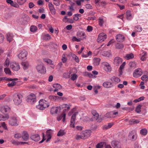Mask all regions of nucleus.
<instances>
[{
	"label": "nucleus",
	"instance_id": "nucleus-1",
	"mask_svg": "<svg viewBox=\"0 0 148 148\" xmlns=\"http://www.w3.org/2000/svg\"><path fill=\"white\" fill-rule=\"evenodd\" d=\"M49 105L47 101L44 99H42L39 101V104L36 106V108L40 110H43L45 108L48 107Z\"/></svg>",
	"mask_w": 148,
	"mask_h": 148
},
{
	"label": "nucleus",
	"instance_id": "nucleus-2",
	"mask_svg": "<svg viewBox=\"0 0 148 148\" xmlns=\"http://www.w3.org/2000/svg\"><path fill=\"white\" fill-rule=\"evenodd\" d=\"M37 62L38 64L36 66V69L38 72L41 74H45L46 73V69L40 60H38Z\"/></svg>",
	"mask_w": 148,
	"mask_h": 148
},
{
	"label": "nucleus",
	"instance_id": "nucleus-3",
	"mask_svg": "<svg viewBox=\"0 0 148 148\" xmlns=\"http://www.w3.org/2000/svg\"><path fill=\"white\" fill-rule=\"evenodd\" d=\"M22 95L21 94H15L13 98V100L14 104L16 105H18L22 102Z\"/></svg>",
	"mask_w": 148,
	"mask_h": 148
},
{
	"label": "nucleus",
	"instance_id": "nucleus-4",
	"mask_svg": "<svg viewBox=\"0 0 148 148\" xmlns=\"http://www.w3.org/2000/svg\"><path fill=\"white\" fill-rule=\"evenodd\" d=\"M9 124L12 126H18V122L17 117L15 116L11 117L9 121Z\"/></svg>",
	"mask_w": 148,
	"mask_h": 148
},
{
	"label": "nucleus",
	"instance_id": "nucleus-5",
	"mask_svg": "<svg viewBox=\"0 0 148 148\" xmlns=\"http://www.w3.org/2000/svg\"><path fill=\"white\" fill-rule=\"evenodd\" d=\"M27 101L31 104H34L36 102L35 95L33 93L31 94L27 97Z\"/></svg>",
	"mask_w": 148,
	"mask_h": 148
},
{
	"label": "nucleus",
	"instance_id": "nucleus-6",
	"mask_svg": "<svg viewBox=\"0 0 148 148\" xmlns=\"http://www.w3.org/2000/svg\"><path fill=\"white\" fill-rule=\"evenodd\" d=\"M103 69L106 71L110 72L112 70V68L110 65L106 62H104L102 63Z\"/></svg>",
	"mask_w": 148,
	"mask_h": 148
},
{
	"label": "nucleus",
	"instance_id": "nucleus-7",
	"mask_svg": "<svg viewBox=\"0 0 148 148\" xmlns=\"http://www.w3.org/2000/svg\"><path fill=\"white\" fill-rule=\"evenodd\" d=\"M106 35L104 33H101L99 34L97 41L98 42H102L107 38Z\"/></svg>",
	"mask_w": 148,
	"mask_h": 148
},
{
	"label": "nucleus",
	"instance_id": "nucleus-8",
	"mask_svg": "<svg viewBox=\"0 0 148 148\" xmlns=\"http://www.w3.org/2000/svg\"><path fill=\"white\" fill-rule=\"evenodd\" d=\"M10 66L14 71H17L20 68L19 65L18 63L16 62H12L10 63Z\"/></svg>",
	"mask_w": 148,
	"mask_h": 148
},
{
	"label": "nucleus",
	"instance_id": "nucleus-9",
	"mask_svg": "<svg viewBox=\"0 0 148 148\" xmlns=\"http://www.w3.org/2000/svg\"><path fill=\"white\" fill-rule=\"evenodd\" d=\"M27 52L25 50H23L21 51L18 55V58L20 59L25 60L27 58Z\"/></svg>",
	"mask_w": 148,
	"mask_h": 148
},
{
	"label": "nucleus",
	"instance_id": "nucleus-10",
	"mask_svg": "<svg viewBox=\"0 0 148 148\" xmlns=\"http://www.w3.org/2000/svg\"><path fill=\"white\" fill-rule=\"evenodd\" d=\"M143 73L142 70L140 68H138L135 70L133 73V76L137 78L141 76Z\"/></svg>",
	"mask_w": 148,
	"mask_h": 148
},
{
	"label": "nucleus",
	"instance_id": "nucleus-11",
	"mask_svg": "<svg viewBox=\"0 0 148 148\" xmlns=\"http://www.w3.org/2000/svg\"><path fill=\"white\" fill-rule=\"evenodd\" d=\"M92 73L93 74V75L91 73L86 72L85 73V75L89 77L90 78H95L96 77V75L98 74V72L96 71H92Z\"/></svg>",
	"mask_w": 148,
	"mask_h": 148
},
{
	"label": "nucleus",
	"instance_id": "nucleus-12",
	"mask_svg": "<svg viewBox=\"0 0 148 148\" xmlns=\"http://www.w3.org/2000/svg\"><path fill=\"white\" fill-rule=\"evenodd\" d=\"M78 112H75L73 114L71 121V124H70V126L71 127L73 128L75 127V119L76 115L77 114Z\"/></svg>",
	"mask_w": 148,
	"mask_h": 148
},
{
	"label": "nucleus",
	"instance_id": "nucleus-13",
	"mask_svg": "<svg viewBox=\"0 0 148 148\" xmlns=\"http://www.w3.org/2000/svg\"><path fill=\"white\" fill-rule=\"evenodd\" d=\"M10 110V108L7 106L0 107V111L3 113L9 112Z\"/></svg>",
	"mask_w": 148,
	"mask_h": 148
},
{
	"label": "nucleus",
	"instance_id": "nucleus-14",
	"mask_svg": "<svg viewBox=\"0 0 148 148\" xmlns=\"http://www.w3.org/2000/svg\"><path fill=\"white\" fill-rule=\"evenodd\" d=\"M122 62V59L119 57H116L114 60V64L116 66L119 65Z\"/></svg>",
	"mask_w": 148,
	"mask_h": 148
},
{
	"label": "nucleus",
	"instance_id": "nucleus-15",
	"mask_svg": "<svg viewBox=\"0 0 148 148\" xmlns=\"http://www.w3.org/2000/svg\"><path fill=\"white\" fill-rule=\"evenodd\" d=\"M60 107H54L51 108L50 111V113L52 114L58 113L60 112Z\"/></svg>",
	"mask_w": 148,
	"mask_h": 148
},
{
	"label": "nucleus",
	"instance_id": "nucleus-16",
	"mask_svg": "<svg viewBox=\"0 0 148 148\" xmlns=\"http://www.w3.org/2000/svg\"><path fill=\"white\" fill-rule=\"evenodd\" d=\"M103 86L106 88H110L113 86L112 82L108 81H106L103 83Z\"/></svg>",
	"mask_w": 148,
	"mask_h": 148
},
{
	"label": "nucleus",
	"instance_id": "nucleus-17",
	"mask_svg": "<svg viewBox=\"0 0 148 148\" xmlns=\"http://www.w3.org/2000/svg\"><path fill=\"white\" fill-rule=\"evenodd\" d=\"M116 38L118 42H121L124 41L125 37L123 35L119 34L116 36Z\"/></svg>",
	"mask_w": 148,
	"mask_h": 148
},
{
	"label": "nucleus",
	"instance_id": "nucleus-18",
	"mask_svg": "<svg viewBox=\"0 0 148 148\" xmlns=\"http://www.w3.org/2000/svg\"><path fill=\"white\" fill-rule=\"evenodd\" d=\"M111 144L112 146L114 148H120L121 147L118 141H112Z\"/></svg>",
	"mask_w": 148,
	"mask_h": 148
},
{
	"label": "nucleus",
	"instance_id": "nucleus-19",
	"mask_svg": "<svg viewBox=\"0 0 148 148\" xmlns=\"http://www.w3.org/2000/svg\"><path fill=\"white\" fill-rule=\"evenodd\" d=\"M126 18L127 19L129 20H131L133 17V15L131 13L130 11L128 10L126 12Z\"/></svg>",
	"mask_w": 148,
	"mask_h": 148
},
{
	"label": "nucleus",
	"instance_id": "nucleus-20",
	"mask_svg": "<svg viewBox=\"0 0 148 148\" xmlns=\"http://www.w3.org/2000/svg\"><path fill=\"white\" fill-rule=\"evenodd\" d=\"M48 6L51 14L53 15L55 14L56 13V10L52 4L51 3H49Z\"/></svg>",
	"mask_w": 148,
	"mask_h": 148
},
{
	"label": "nucleus",
	"instance_id": "nucleus-21",
	"mask_svg": "<svg viewBox=\"0 0 148 148\" xmlns=\"http://www.w3.org/2000/svg\"><path fill=\"white\" fill-rule=\"evenodd\" d=\"M14 36V34L12 33H8L6 34V37L7 40L9 42L12 41Z\"/></svg>",
	"mask_w": 148,
	"mask_h": 148
},
{
	"label": "nucleus",
	"instance_id": "nucleus-22",
	"mask_svg": "<svg viewBox=\"0 0 148 148\" xmlns=\"http://www.w3.org/2000/svg\"><path fill=\"white\" fill-rule=\"evenodd\" d=\"M21 136L23 140L25 141H27L29 139V135L27 132L25 131L23 132Z\"/></svg>",
	"mask_w": 148,
	"mask_h": 148
},
{
	"label": "nucleus",
	"instance_id": "nucleus-23",
	"mask_svg": "<svg viewBox=\"0 0 148 148\" xmlns=\"http://www.w3.org/2000/svg\"><path fill=\"white\" fill-rule=\"evenodd\" d=\"M30 138L36 142L38 141L40 138V136L37 134L32 135L30 137Z\"/></svg>",
	"mask_w": 148,
	"mask_h": 148
},
{
	"label": "nucleus",
	"instance_id": "nucleus-24",
	"mask_svg": "<svg viewBox=\"0 0 148 148\" xmlns=\"http://www.w3.org/2000/svg\"><path fill=\"white\" fill-rule=\"evenodd\" d=\"M9 118V115L8 114L0 115V121H5L7 120Z\"/></svg>",
	"mask_w": 148,
	"mask_h": 148
},
{
	"label": "nucleus",
	"instance_id": "nucleus-25",
	"mask_svg": "<svg viewBox=\"0 0 148 148\" xmlns=\"http://www.w3.org/2000/svg\"><path fill=\"white\" fill-rule=\"evenodd\" d=\"M91 131L90 130H86L84 132V138H87L89 137L91 134Z\"/></svg>",
	"mask_w": 148,
	"mask_h": 148
},
{
	"label": "nucleus",
	"instance_id": "nucleus-26",
	"mask_svg": "<svg viewBox=\"0 0 148 148\" xmlns=\"http://www.w3.org/2000/svg\"><path fill=\"white\" fill-rule=\"evenodd\" d=\"M66 114L65 113L62 114H61L60 115L58 116L57 118V120L59 121L61 120V119L62 118V121L64 122L65 121L66 118Z\"/></svg>",
	"mask_w": 148,
	"mask_h": 148
},
{
	"label": "nucleus",
	"instance_id": "nucleus-27",
	"mask_svg": "<svg viewBox=\"0 0 148 148\" xmlns=\"http://www.w3.org/2000/svg\"><path fill=\"white\" fill-rule=\"evenodd\" d=\"M53 87L55 88L54 90V92H56L58 91V89L62 88L61 86L58 84H55L53 85Z\"/></svg>",
	"mask_w": 148,
	"mask_h": 148
},
{
	"label": "nucleus",
	"instance_id": "nucleus-28",
	"mask_svg": "<svg viewBox=\"0 0 148 148\" xmlns=\"http://www.w3.org/2000/svg\"><path fill=\"white\" fill-rule=\"evenodd\" d=\"M118 112H110L109 113H108L106 114V116L108 118H112L114 117L113 115H116L118 114Z\"/></svg>",
	"mask_w": 148,
	"mask_h": 148
},
{
	"label": "nucleus",
	"instance_id": "nucleus-29",
	"mask_svg": "<svg viewBox=\"0 0 148 148\" xmlns=\"http://www.w3.org/2000/svg\"><path fill=\"white\" fill-rule=\"evenodd\" d=\"M42 38L43 40H47L51 39V37L48 34H44L42 35Z\"/></svg>",
	"mask_w": 148,
	"mask_h": 148
},
{
	"label": "nucleus",
	"instance_id": "nucleus-30",
	"mask_svg": "<svg viewBox=\"0 0 148 148\" xmlns=\"http://www.w3.org/2000/svg\"><path fill=\"white\" fill-rule=\"evenodd\" d=\"M100 59L99 58H95L93 60V63L95 65L97 66L99 65Z\"/></svg>",
	"mask_w": 148,
	"mask_h": 148
},
{
	"label": "nucleus",
	"instance_id": "nucleus-31",
	"mask_svg": "<svg viewBox=\"0 0 148 148\" xmlns=\"http://www.w3.org/2000/svg\"><path fill=\"white\" fill-rule=\"evenodd\" d=\"M102 55L107 57H109L111 56V53L110 51H104L102 54Z\"/></svg>",
	"mask_w": 148,
	"mask_h": 148
},
{
	"label": "nucleus",
	"instance_id": "nucleus-32",
	"mask_svg": "<svg viewBox=\"0 0 148 148\" xmlns=\"http://www.w3.org/2000/svg\"><path fill=\"white\" fill-rule=\"evenodd\" d=\"M52 132V130H48L47 131V133L48 135V138L46 140V142H48L49 140L51 139V134Z\"/></svg>",
	"mask_w": 148,
	"mask_h": 148
},
{
	"label": "nucleus",
	"instance_id": "nucleus-33",
	"mask_svg": "<svg viewBox=\"0 0 148 148\" xmlns=\"http://www.w3.org/2000/svg\"><path fill=\"white\" fill-rule=\"evenodd\" d=\"M134 58V55L132 53L127 54L125 56V58L127 60L132 59Z\"/></svg>",
	"mask_w": 148,
	"mask_h": 148
},
{
	"label": "nucleus",
	"instance_id": "nucleus-34",
	"mask_svg": "<svg viewBox=\"0 0 148 148\" xmlns=\"http://www.w3.org/2000/svg\"><path fill=\"white\" fill-rule=\"evenodd\" d=\"M92 114L94 116V118L97 120L99 116V114L95 110H93L92 111Z\"/></svg>",
	"mask_w": 148,
	"mask_h": 148
},
{
	"label": "nucleus",
	"instance_id": "nucleus-35",
	"mask_svg": "<svg viewBox=\"0 0 148 148\" xmlns=\"http://www.w3.org/2000/svg\"><path fill=\"white\" fill-rule=\"evenodd\" d=\"M22 65L23 66V69L26 70L28 67L29 64L27 62H23L22 63Z\"/></svg>",
	"mask_w": 148,
	"mask_h": 148
},
{
	"label": "nucleus",
	"instance_id": "nucleus-36",
	"mask_svg": "<svg viewBox=\"0 0 148 148\" xmlns=\"http://www.w3.org/2000/svg\"><path fill=\"white\" fill-rule=\"evenodd\" d=\"M111 80L117 83L119 82L120 81V79L118 77H112L111 78Z\"/></svg>",
	"mask_w": 148,
	"mask_h": 148
},
{
	"label": "nucleus",
	"instance_id": "nucleus-37",
	"mask_svg": "<svg viewBox=\"0 0 148 148\" xmlns=\"http://www.w3.org/2000/svg\"><path fill=\"white\" fill-rule=\"evenodd\" d=\"M113 124L112 123H109L107 125H104L103 127L104 129H107L111 128L113 125Z\"/></svg>",
	"mask_w": 148,
	"mask_h": 148
},
{
	"label": "nucleus",
	"instance_id": "nucleus-38",
	"mask_svg": "<svg viewBox=\"0 0 148 148\" xmlns=\"http://www.w3.org/2000/svg\"><path fill=\"white\" fill-rule=\"evenodd\" d=\"M70 5L69 6V9L71 11H74V7L75 5V3L71 2L70 3Z\"/></svg>",
	"mask_w": 148,
	"mask_h": 148
},
{
	"label": "nucleus",
	"instance_id": "nucleus-39",
	"mask_svg": "<svg viewBox=\"0 0 148 148\" xmlns=\"http://www.w3.org/2000/svg\"><path fill=\"white\" fill-rule=\"evenodd\" d=\"M37 29V27L34 25L31 26L30 28V30L31 32H35Z\"/></svg>",
	"mask_w": 148,
	"mask_h": 148
},
{
	"label": "nucleus",
	"instance_id": "nucleus-40",
	"mask_svg": "<svg viewBox=\"0 0 148 148\" xmlns=\"http://www.w3.org/2000/svg\"><path fill=\"white\" fill-rule=\"evenodd\" d=\"M147 53L144 52L142 53V55L140 58V59L143 61L145 60L146 59Z\"/></svg>",
	"mask_w": 148,
	"mask_h": 148
},
{
	"label": "nucleus",
	"instance_id": "nucleus-41",
	"mask_svg": "<svg viewBox=\"0 0 148 148\" xmlns=\"http://www.w3.org/2000/svg\"><path fill=\"white\" fill-rule=\"evenodd\" d=\"M99 22L100 26H102L103 24L105 23V21L102 18L99 17Z\"/></svg>",
	"mask_w": 148,
	"mask_h": 148
},
{
	"label": "nucleus",
	"instance_id": "nucleus-42",
	"mask_svg": "<svg viewBox=\"0 0 148 148\" xmlns=\"http://www.w3.org/2000/svg\"><path fill=\"white\" fill-rule=\"evenodd\" d=\"M105 143H98L96 146V148H103V147L105 146Z\"/></svg>",
	"mask_w": 148,
	"mask_h": 148
},
{
	"label": "nucleus",
	"instance_id": "nucleus-43",
	"mask_svg": "<svg viewBox=\"0 0 148 148\" xmlns=\"http://www.w3.org/2000/svg\"><path fill=\"white\" fill-rule=\"evenodd\" d=\"M65 134L64 130H60L57 134V136H62Z\"/></svg>",
	"mask_w": 148,
	"mask_h": 148
},
{
	"label": "nucleus",
	"instance_id": "nucleus-44",
	"mask_svg": "<svg viewBox=\"0 0 148 148\" xmlns=\"http://www.w3.org/2000/svg\"><path fill=\"white\" fill-rule=\"evenodd\" d=\"M139 122V121L138 120H135L134 119H132L129 121V123L130 124L132 125L135 123H138Z\"/></svg>",
	"mask_w": 148,
	"mask_h": 148
},
{
	"label": "nucleus",
	"instance_id": "nucleus-45",
	"mask_svg": "<svg viewBox=\"0 0 148 148\" xmlns=\"http://www.w3.org/2000/svg\"><path fill=\"white\" fill-rule=\"evenodd\" d=\"M71 73V72L70 71L65 73L63 74V77L65 78H69L70 77Z\"/></svg>",
	"mask_w": 148,
	"mask_h": 148
},
{
	"label": "nucleus",
	"instance_id": "nucleus-46",
	"mask_svg": "<svg viewBox=\"0 0 148 148\" xmlns=\"http://www.w3.org/2000/svg\"><path fill=\"white\" fill-rule=\"evenodd\" d=\"M135 30L137 32H140L142 31V28L140 25H138L135 27Z\"/></svg>",
	"mask_w": 148,
	"mask_h": 148
},
{
	"label": "nucleus",
	"instance_id": "nucleus-47",
	"mask_svg": "<svg viewBox=\"0 0 148 148\" xmlns=\"http://www.w3.org/2000/svg\"><path fill=\"white\" fill-rule=\"evenodd\" d=\"M49 98L51 100L56 101L59 99V97L57 96H50L49 97Z\"/></svg>",
	"mask_w": 148,
	"mask_h": 148
},
{
	"label": "nucleus",
	"instance_id": "nucleus-48",
	"mask_svg": "<svg viewBox=\"0 0 148 148\" xmlns=\"http://www.w3.org/2000/svg\"><path fill=\"white\" fill-rule=\"evenodd\" d=\"M82 39V38H77L76 37L73 36L72 39V40L73 41L79 42H80Z\"/></svg>",
	"mask_w": 148,
	"mask_h": 148
},
{
	"label": "nucleus",
	"instance_id": "nucleus-49",
	"mask_svg": "<svg viewBox=\"0 0 148 148\" xmlns=\"http://www.w3.org/2000/svg\"><path fill=\"white\" fill-rule=\"evenodd\" d=\"M115 46L116 48L120 49L123 47L124 45L122 44L117 43L116 45Z\"/></svg>",
	"mask_w": 148,
	"mask_h": 148
},
{
	"label": "nucleus",
	"instance_id": "nucleus-50",
	"mask_svg": "<svg viewBox=\"0 0 148 148\" xmlns=\"http://www.w3.org/2000/svg\"><path fill=\"white\" fill-rule=\"evenodd\" d=\"M140 134L143 135H145L147 134V130L146 129H143L140 131Z\"/></svg>",
	"mask_w": 148,
	"mask_h": 148
},
{
	"label": "nucleus",
	"instance_id": "nucleus-51",
	"mask_svg": "<svg viewBox=\"0 0 148 148\" xmlns=\"http://www.w3.org/2000/svg\"><path fill=\"white\" fill-rule=\"evenodd\" d=\"M5 72L6 74L11 75V72L10 70L8 68H5L4 69Z\"/></svg>",
	"mask_w": 148,
	"mask_h": 148
},
{
	"label": "nucleus",
	"instance_id": "nucleus-52",
	"mask_svg": "<svg viewBox=\"0 0 148 148\" xmlns=\"http://www.w3.org/2000/svg\"><path fill=\"white\" fill-rule=\"evenodd\" d=\"M10 63V60L9 59L7 58L5 61L4 63V66L5 67H8L9 66Z\"/></svg>",
	"mask_w": 148,
	"mask_h": 148
},
{
	"label": "nucleus",
	"instance_id": "nucleus-53",
	"mask_svg": "<svg viewBox=\"0 0 148 148\" xmlns=\"http://www.w3.org/2000/svg\"><path fill=\"white\" fill-rule=\"evenodd\" d=\"M129 65L130 66L132 67L135 68L136 65V63L134 62H130Z\"/></svg>",
	"mask_w": 148,
	"mask_h": 148
},
{
	"label": "nucleus",
	"instance_id": "nucleus-54",
	"mask_svg": "<svg viewBox=\"0 0 148 148\" xmlns=\"http://www.w3.org/2000/svg\"><path fill=\"white\" fill-rule=\"evenodd\" d=\"M72 58L74 59L75 61L77 62L79 61V58L77 56L74 54H72Z\"/></svg>",
	"mask_w": 148,
	"mask_h": 148
},
{
	"label": "nucleus",
	"instance_id": "nucleus-55",
	"mask_svg": "<svg viewBox=\"0 0 148 148\" xmlns=\"http://www.w3.org/2000/svg\"><path fill=\"white\" fill-rule=\"evenodd\" d=\"M85 54H84V58H87L89 56H91L92 54V52L91 51H89L88 53H86V52H85Z\"/></svg>",
	"mask_w": 148,
	"mask_h": 148
},
{
	"label": "nucleus",
	"instance_id": "nucleus-56",
	"mask_svg": "<svg viewBox=\"0 0 148 148\" xmlns=\"http://www.w3.org/2000/svg\"><path fill=\"white\" fill-rule=\"evenodd\" d=\"M141 79L143 81H147L148 80V77L147 75H144L141 77Z\"/></svg>",
	"mask_w": 148,
	"mask_h": 148
},
{
	"label": "nucleus",
	"instance_id": "nucleus-57",
	"mask_svg": "<svg viewBox=\"0 0 148 148\" xmlns=\"http://www.w3.org/2000/svg\"><path fill=\"white\" fill-rule=\"evenodd\" d=\"M16 84V82L14 81H12L11 82L8 83L7 85L9 87H12L14 86Z\"/></svg>",
	"mask_w": 148,
	"mask_h": 148
},
{
	"label": "nucleus",
	"instance_id": "nucleus-58",
	"mask_svg": "<svg viewBox=\"0 0 148 148\" xmlns=\"http://www.w3.org/2000/svg\"><path fill=\"white\" fill-rule=\"evenodd\" d=\"M61 60L63 63H65L66 62L67 59L66 58L64 54H62Z\"/></svg>",
	"mask_w": 148,
	"mask_h": 148
},
{
	"label": "nucleus",
	"instance_id": "nucleus-59",
	"mask_svg": "<svg viewBox=\"0 0 148 148\" xmlns=\"http://www.w3.org/2000/svg\"><path fill=\"white\" fill-rule=\"evenodd\" d=\"M141 106L139 105L137 106L136 108V111L137 113H139L141 111Z\"/></svg>",
	"mask_w": 148,
	"mask_h": 148
},
{
	"label": "nucleus",
	"instance_id": "nucleus-60",
	"mask_svg": "<svg viewBox=\"0 0 148 148\" xmlns=\"http://www.w3.org/2000/svg\"><path fill=\"white\" fill-rule=\"evenodd\" d=\"M1 126L5 130H8V127L4 122H2L1 123Z\"/></svg>",
	"mask_w": 148,
	"mask_h": 148
},
{
	"label": "nucleus",
	"instance_id": "nucleus-61",
	"mask_svg": "<svg viewBox=\"0 0 148 148\" xmlns=\"http://www.w3.org/2000/svg\"><path fill=\"white\" fill-rule=\"evenodd\" d=\"M129 136L130 138H131L132 140H135L136 139L135 136L132 134V132L130 133Z\"/></svg>",
	"mask_w": 148,
	"mask_h": 148
},
{
	"label": "nucleus",
	"instance_id": "nucleus-62",
	"mask_svg": "<svg viewBox=\"0 0 148 148\" xmlns=\"http://www.w3.org/2000/svg\"><path fill=\"white\" fill-rule=\"evenodd\" d=\"M4 38V36L2 34L0 33V43L3 42Z\"/></svg>",
	"mask_w": 148,
	"mask_h": 148
},
{
	"label": "nucleus",
	"instance_id": "nucleus-63",
	"mask_svg": "<svg viewBox=\"0 0 148 148\" xmlns=\"http://www.w3.org/2000/svg\"><path fill=\"white\" fill-rule=\"evenodd\" d=\"M21 137V135L19 133L16 134L14 135V137L15 138L19 139Z\"/></svg>",
	"mask_w": 148,
	"mask_h": 148
},
{
	"label": "nucleus",
	"instance_id": "nucleus-64",
	"mask_svg": "<svg viewBox=\"0 0 148 148\" xmlns=\"http://www.w3.org/2000/svg\"><path fill=\"white\" fill-rule=\"evenodd\" d=\"M77 78V75L74 74L71 75V79L73 81L75 80Z\"/></svg>",
	"mask_w": 148,
	"mask_h": 148
}]
</instances>
